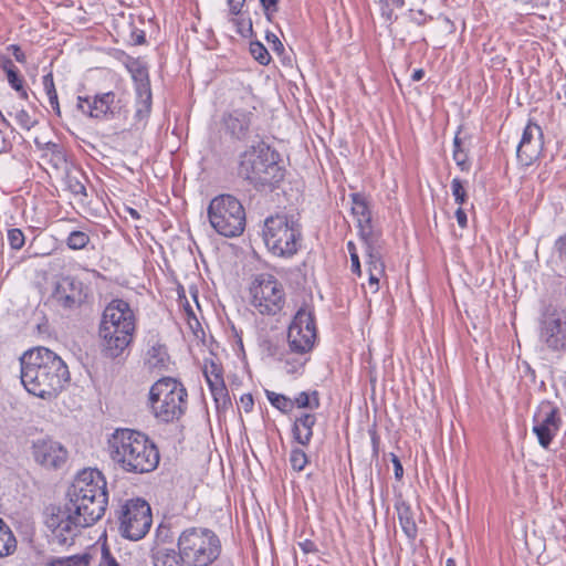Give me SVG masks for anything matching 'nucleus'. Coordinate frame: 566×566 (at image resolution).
I'll return each instance as SVG.
<instances>
[{"label": "nucleus", "mask_w": 566, "mask_h": 566, "mask_svg": "<svg viewBox=\"0 0 566 566\" xmlns=\"http://www.w3.org/2000/svg\"><path fill=\"white\" fill-rule=\"evenodd\" d=\"M7 238L9 244L14 250H20L25 242V238L23 232L18 228H12L8 230Z\"/></svg>", "instance_id": "79ce46f5"}, {"label": "nucleus", "mask_w": 566, "mask_h": 566, "mask_svg": "<svg viewBox=\"0 0 566 566\" xmlns=\"http://www.w3.org/2000/svg\"><path fill=\"white\" fill-rule=\"evenodd\" d=\"M42 84H43L44 92L48 96L50 106L52 107L53 112L60 116L61 109H60L57 93H56L54 81H53V74L48 73L46 75H44L42 77Z\"/></svg>", "instance_id": "c756f323"}, {"label": "nucleus", "mask_w": 566, "mask_h": 566, "mask_svg": "<svg viewBox=\"0 0 566 566\" xmlns=\"http://www.w3.org/2000/svg\"><path fill=\"white\" fill-rule=\"evenodd\" d=\"M67 188L75 196H86V188L75 176L67 177Z\"/></svg>", "instance_id": "a18cd8bd"}, {"label": "nucleus", "mask_w": 566, "mask_h": 566, "mask_svg": "<svg viewBox=\"0 0 566 566\" xmlns=\"http://www.w3.org/2000/svg\"><path fill=\"white\" fill-rule=\"evenodd\" d=\"M11 50L13 53L14 59L20 62L24 63L27 57L25 54L22 52V50L18 45H11Z\"/></svg>", "instance_id": "13d9d810"}, {"label": "nucleus", "mask_w": 566, "mask_h": 566, "mask_svg": "<svg viewBox=\"0 0 566 566\" xmlns=\"http://www.w3.org/2000/svg\"><path fill=\"white\" fill-rule=\"evenodd\" d=\"M129 211H130L132 217H134V218H139V214L137 213V211H136V210H134V209H129Z\"/></svg>", "instance_id": "774afa93"}, {"label": "nucleus", "mask_w": 566, "mask_h": 566, "mask_svg": "<svg viewBox=\"0 0 566 566\" xmlns=\"http://www.w3.org/2000/svg\"><path fill=\"white\" fill-rule=\"evenodd\" d=\"M15 119L19 125L27 130H30L36 124V120H34L25 109L18 111Z\"/></svg>", "instance_id": "c03bdc74"}, {"label": "nucleus", "mask_w": 566, "mask_h": 566, "mask_svg": "<svg viewBox=\"0 0 566 566\" xmlns=\"http://www.w3.org/2000/svg\"><path fill=\"white\" fill-rule=\"evenodd\" d=\"M63 507H53L45 524L52 545L70 546L82 528L97 522L105 513L108 496L106 481L98 470L81 471L69 486Z\"/></svg>", "instance_id": "f257e3e1"}, {"label": "nucleus", "mask_w": 566, "mask_h": 566, "mask_svg": "<svg viewBox=\"0 0 566 566\" xmlns=\"http://www.w3.org/2000/svg\"><path fill=\"white\" fill-rule=\"evenodd\" d=\"M304 363H298L297 366H293V368L289 369L287 371L289 373H294L296 371L298 368H301L303 366Z\"/></svg>", "instance_id": "69168bd1"}, {"label": "nucleus", "mask_w": 566, "mask_h": 566, "mask_svg": "<svg viewBox=\"0 0 566 566\" xmlns=\"http://www.w3.org/2000/svg\"><path fill=\"white\" fill-rule=\"evenodd\" d=\"M543 133L535 123H528L524 128L522 138L516 148V157L523 166H531L542 151Z\"/></svg>", "instance_id": "f3484780"}, {"label": "nucleus", "mask_w": 566, "mask_h": 566, "mask_svg": "<svg viewBox=\"0 0 566 566\" xmlns=\"http://www.w3.org/2000/svg\"><path fill=\"white\" fill-rule=\"evenodd\" d=\"M533 432L538 443L547 449L560 427L557 408L549 402L542 403L533 417Z\"/></svg>", "instance_id": "4468645a"}, {"label": "nucleus", "mask_w": 566, "mask_h": 566, "mask_svg": "<svg viewBox=\"0 0 566 566\" xmlns=\"http://www.w3.org/2000/svg\"><path fill=\"white\" fill-rule=\"evenodd\" d=\"M541 342L549 349H566V319L559 314H546L541 323Z\"/></svg>", "instance_id": "a211bd4d"}, {"label": "nucleus", "mask_w": 566, "mask_h": 566, "mask_svg": "<svg viewBox=\"0 0 566 566\" xmlns=\"http://www.w3.org/2000/svg\"><path fill=\"white\" fill-rule=\"evenodd\" d=\"M347 250H348L350 255H352V253H357L356 245L352 241L347 242Z\"/></svg>", "instance_id": "e2e57ef3"}, {"label": "nucleus", "mask_w": 566, "mask_h": 566, "mask_svg": "<svg viewBox=\"0 0 566 566\" xmlns=\"http://www.w3.org/2000/svg\"><path fill=\"white\" fill-rule=\"evenodd\" d=\"M292 400L294 401V407L296 406L302 409L315 410L321 406L319 395L316 390L301 391Z\"/></svg>", "instance_id": "bb28decb"}, {"label": "nucleus", "mask_w": 566, "mask_h": 566, "mask_svg": "<svg viewBox=\"0 0 566 566\" xmlns=\"http://www.w3.org/2000/svg\"><path fill=\"white\" fill-rule=\"evenodd\" d=\"M203 373L208 385L224 382L221 375V369L214 363H211L210 366H206Z\"/></svg>", "instance_id": "37998d69"}, {"label": "nucleus", "mask_w": 566, "mask_h": 566, "mask_svg": "<svg viewBox=\"0 0 566 566\" xmlns=\"http://www.w3.org/2000/svg\"><path fill=\"white\" fill-rule=\"evenodd\" d=\"M385 2L387 6H391L395 8H402L405 6V0H380Z\"/></svg>", "instance_id": "052dcab7"}, {"label": "nucleus", "mask_w": 566, "mask_h": 566, "mask_svg": "<svg viewBox=\"0 0 566 566\" xmlns=\"http://www.w3.org/2000/svg\"><path fill=\"white\" fill-rule=\"evenodd\" d=\"M169 361L166 346L153 337L146 353L145 363L150 369H163Z\"/></svg>", "instance_id": "4be33fe9"}, {"label": "nucleus", "mask_w": 566, "mask_h": 566, "mask_svg": "<svg viewBox=\"0 0 566 566\" xmlns=\"http://www.w3.org/2000/svg\"><path fill=\"white\" fill-rule=\"evenodd\" d=\"M251 55L262 65H268L271 61V55L266 48L260 42H251L250 44Z\"/></svg>", "instance_id": "e433bc0d"}, {"label": "nucleus", "mask_w": 566, "mask_h": 566, "mask_svg": "<svg viewBox=\"0 0 566 566\" xmlns=\"http://www.w3.org/2000/svg\"><path fill=\"white\" fill-rule=\"evenodd\" d=\"M209 388L218 409H224L230 405V397L224 382L209 385Z\"/></svg>", "instance_id": "72a5a7b5"}, {"label": "nucleus", "mask_w": 566, "mask_h": 566, "mask_svg": "<svg viewBox=\"0 0 566 566\" xmlns=\"http://www.w3.org/2000/svg\"><path fill=\"white\" fill-rule=\"evenodd\" d=\"M251 304L262 315H275L282 311L285 293L282 284L273 275L262 273L253 280Z\"/></svg>", "instance_id": "9b49d317"}, {"label": "nucleus", "mask_w": 566, "mask_h": 566, "mask_svg": "<svg viewBox=\"0 0 566 566\" xmlns=\"http://www.w3.org/2000/svg\"><path fill=\"white\" fill-rule=\"evenodd\" d=\"M350 198L352 212L356 218L360 238H370V235L377 234L371 227V213L365 197L360 193H353Z\"/></svg>", "instance_id": "aec40b11"}, {"label": "nucleus", "mask_w": 566, "mask_h": 566, "mask_svg": "<svg viewBox=\"0 0 566 566\" xmlns=\"http://www.w3.org/2000/svg\"><path fill=\"white\" fill-rule=\"evenodd\" d=\"M266 40H268V42H272L273 43L274 49H279V48L282 49L283 48V45H282L281 41L279 40V38L275 34H273V33H268L266 34Z\"/></svg>", "instance_id": "bf43d9fd"}, {"label": "nucleus", "mask_w": 566, "mask_h": 566, "mask_svg": "<svg viewBox=\"0 0 566 566\" xmlns=\"http://www.w3.org/2000/svg\"><path fill=\"white\" fill-rule=\"evenodd\" d=\"M212 566H232L230 562H226V560H222V562H219Z\"/></svg>", "instance_id": "0e129e2a"}, {"label": "nucleus", "mask_w": 566, "mask_h": 566, "mask_svg": "<svg viewBox=\"0 0 566 566\" xmlns=\"http://www.w3.org/2000/svg\"><path fill=\"white\" fill-rule=\"evenodd\" d=\"M240 403L245 412H250L254 405L252 395L245 394V395L241 396Z\"/></svg>", "instance_id": "603ef678"}, {"label": "nucleus", "mask_w": 566, "mask_h": 566, "mask_svg": "<svg viewBox=\"0 0 566 566\" xmlns=\"http://www.w3.org/2000/svg\"><path fill=\"white\" fill-rule=\"evenodd\" d=\"M2 67L7 74V80L10 86L19 93L21 98L28 99L29 95L24 88V78L20 74L18 67L9 59L3 62Z\"/></svg>", "instance_id": "393cba45"}, {"label": "nucleus", "mask_w": 566, "mask_h": 566, "mask_svg": "<svg viewBox=\"0 0 566 566\" xmlns=\"http://www.w3.org/2000/svg\"><path fill=\"white\" fill-rule=\"evenodd\" d=\"M21 382L32 395L51 399L70 380V371L63 359L45 347L28 350L20 359Z\"/></svg>", "instance_id": "f03ea898"}, {"label": "nucleus", "mask_w": 566, "mask_h": 566, "mask_svg": "<svg viewBox=\"0 0 566 566\" xmlns=\"http://www.w3.org/2000/svg\"><path fill=\"white\" fill-rule=\"evenodd\" d=\"M208 219L216 232L226 238L238 237L245 228L244 208L231 195H220L210 201Z\"/></svg>", "instance_id": "1a4fd4ad"}, {"label": "nucleus", "mask_w": 566, "mask_h": 566, "mask_svg": "<svg viewBox=\"0 0 566 566\" xmlns=\"http://www.w3.org/2000/svg\"><path fill=\"white\" fill-rule=\"evenodd\" d=\"M90 242V237L83 231H73L70 233L66 243L70 249H84Z\"/></svg>", "instance_id": "4c0bfd02"}, {"label": "nucleus", "mask_w": 566, "mask_h": 566, "mask_svg": "<svg viewBox=\"0 0 566 566\" xmlns=\"http://www.w3.org/2000/svg\"><path fill=\"white\" fill-rule=\"evenodd\" d=\"M17 547L15 538L6 525L4 522L0 523V557L10 555Z\"/></svg>", "instance_id": "c85d7f7f"}, {"label": "nucleus", "mask_w": 566, "mask_h": 566, "mask_svg": "<svg viewBox=\"0 0 566 566\" xmlns=\"http://www.w3.org/2000/svg\"><path fill=\"white\" fill-rule=\"evenodd\" d=\"M107 443L111 459L125 472L148 473L159 463L156 446L139 431L116 429Z\"/></svg>", "instance_id": "7ed1b4c3"}, {"label": "nucleus", "mask_w": 566, "mask_h": 566, "mask_svg": "<svg viewBox=\"0 0 566 566\" xmlns=\"http://www.w3.org/2000/svg\"><path fill=\"white\" fill-rule=\"evenodd\" d=\"M350 261H352V271L354 273L360 275L361 271H360V262H359L358 254L352 253Z\"/></svg>", "instance_id": "4d7b16f0"}, {"label": "nucleus", "mask_w": 566, "mask_h": 566, "mask_svg": "<svg viewBox=\"0 0 566 566\" xmlns=\"http://www.w3.org/2000/svg\"><path fill=\"white\" fill-rule=\"evenodd\" d=\"M300 547L305 554L317 552L315 543L310 539H305L304 542L300 543Z\"/></svg>", "instance_id": "5fc2aeb1"}, {"label": "nucleus", "mask_w": 566, "mask_h": 566, "mask_svg": "<svg viewBox=\"0 0 566 566\" xmlns=\"http://www.w3.org/2000/svg\"><path fill=\"white\" fill-rule=\"evenodd\" d=\"M391 461L394 464L395 476H396V479L400 480L403 475V469H402L401 462L398 459V457L394 453H391Z\"/></svg>", "instance_id": "864d4df0"}, {"label": "nucleus", "mask_w": 566, "mask_h": 566, "mask_svg": "<svg viewBox=\"0 0 566 566\" xmlns=\"http://www.w3.org/2000/svg\"><path fill=\"white\" fill-rule=\"evenodd\" d=\"M398 518L403 533L409 538H415L417 535V526L412 518L409 506L401 505L397 507Z\"/></svg>", "instance_id": "cd10ccee"}, {"label": "nucleus", "mask_w": 566, "mask_h": 566, "mask_svg": "<svg viewBox=\"0 0 566 566\" xmlns=\"http://www.w3.org/2000/svg\"><path fill=\"white\" fill-rule=\"evenodd\" d=\"M451 190H452V195L454 197V201L459 206H462L463 203H465L467 198H468L467 191L463 186V182L459 178H454L451 181Z\"/></svg>", "instance_id": "a19ab883"}, {"label": "nucleus", "mask_w": 566, "mask_h": 566, "mask_svg": "<svg viewBox=\"0 0 566 566\" xmlns=\"http://www.w3.org/2000/svg\"><path fill=\"white\" fill-rule=\"evenodd\" d=\"M423 76H424L423 70L418 69V70L413 71L411 78H412V81L418 82V81H421L423 78Z\"/></svg>", "instance_id": "680f3d73"}, {"label": "nucleus", "mask_w": 566, "mask_h": 566, "mask_svg": "<svg viewBox=\"0 0 566 566\" xmlns=\"http://www.w3.org/2000/svg\"><path fill=\"white\" fill-rule=\"evenodd\" d=\"M453 159L461 170L464 171L469 169L468 156L461 148V142L458 136H455L453 140Z\"/></svg>", "instance_id": "ea45409f"}, {"label": "nucleus", "mask_w": 566, "mask_h": 566, "mask_svg": "<svg viewBox=\"0 0 566 566\" xmlns=\"http://www.w3.org/2000/svg\"><path fill=\"white\" fill-rule=\"evenodd\" d=\"M266 397L271 405L283 413H290L294 408V401L284 395L266 390Z\"/></svg>", "instance_id": "473e14b6"}, {"label": "nucleus", "mask_w": 566, "mask_h": 566, "mask_svg": "<svg viewBox=\"0 0 566 566\" xmlns=\"http://www.w3.org/2000/svg\"><path fill=\"white\" fill-rule=\"evenodd\" d=\"M92 556L90 554L73 555L69 557H51L48 559V566H88Z\"/></svg>", "instance_id": "a878e982"}, {"label": "nucleus", "mask_w": 566, "mask_h": 566, "mask_svg": "<svg viewBox=\"0 0 566 566\" xmlns=\"http://www.w3.org/2000/svg\"><path fill=\"white\" fill-rule=\"evenodd\" d=\"M51 298L62 308H77L85 298L83 284L81 281L71 276L61 277L54 286Z\"/></svg>", "instance_id": "dca6fc26"}, {"label": "nucleus", "mask_w": 566, "mask_h": 566, "mask_svg": "<svg viewBox=\"0 0 566 566\" xmlns=\"http://www.w3.org/2000/svg\"><path fill=\"white\" fill-rule=\"evenodd\" d=\"M34 143L40 149H43L46 153H50L52 155V157H53L52 160L55 161V165L65 160L64 154L57 144H55L53 142H48L45 144H41L38 138H35Z\"/></svg>", "instance_id": "58836bf2"}, {"label": "nucleus", "mask_w": 566, "mask_h": 566, "mask_svg": "<svg viewBox=\"0 0 566 566\" xmlns=\"http://www.w3.org/2000/svg\"><path fill=\"white\" fill-rule=\"evenodd\" d=\"M151 109V91H146L145 93H137V102H136V113L135 117L137 120H144L148 117Z\"/></svg>", "instance_id": "2f4dec72"}, {"label": "nucleus", "mask_w": 566, "mask_h": 566, "mask_svg": "<svg viewBox=\"0 0 566 566\" xmlns=\"http://www.w3.org/2000/svg\"><path fill=\"white\" fill-rule=\"evenodd\" d=\"M136 329V318L130 305L124 300H113L104 310L98 335L103 354L119 357L129 346Z\"/></svg>", "instance_id": "20e7f679"}, {"label": "nucleus", "mask_w": 566, "mask_h": 566, "mask_svg": "<svg viewBox=\"0 0 566 566\" xmlns=\"http://www.w3.org/2000/svg\"><path fill=\"white\" fill-rule=\"evenodd\" d=\"M316 339L314 316L307 308L301 307L287 331L289 347L292 353L306 354L312 350Z\"/></svg>", "instance_id": "f8f14e48"}, {"label": "nucleus", "mask_w": 566, "mask_h": 566, "mask_svg": "<svg viewBox=\"0 0 566 566\" xmlns=\"http://www.w3.org/2000/svg\"><path fill=\"white\" fill-rule=\"evenodd\" d=\"M252 117L253 112L251 109L235 107L223 114L221 126L232 138L243 140L250 130Z\"/></svg>", "instance_id": "6ab92c4d"}, {"label": "nucleus", "mask_w": 566, "mask_h": 566, "mask_svg": "<svg viewBox=\"0 0 566 566\" xmlns=\"http://www.w3.org/2000/svg\"><path fill=\"white\" fill-rule=\"evenodd\" d=\"M187 566H210L221 554V542L210 528L192 526L184 530L177 541Z\"/></svg>", "instance_id": "0eeeda50"}, {"label": "nucleus", "mask_w": 566, "mask_h": 566, "mask_svg": "<svg viewBox=\"0 0 566 566\" xmlns=\"http://www.w3.org/2000/svg\"><path fill=\"white\" fill-rule=\"evenodd\" d=\"M316 417L313 413H302L294 421L292 433L295 441L302 446H308L313 437V427Z\"/></svg>", "instance_id": "412c9836"}, {"label": "nucleus", "mask_w": 566, "mask_h": 566, "mask_svg": "<svg viewBox=\"0 0 566 566\" xmlns=\"http://www.w3.org/2000/svg\"><path fill=\"white\" fill-rule=\"evenodd\" d=\"M122 99L114 92L96 94L93 98L77 97V108L96 119H108L119 114Z\"/></svg>", "instance_id": "ddd939ff"}, {"label": "nucleus", "mask_w": 566, "mask_h": 566, "mask_svg": "<svg viewBox=\"0 0 566 566\" xmlns=\"http://www.w3.org/2000/svg\"><path fill=\"white\" fill-rule=\"evenodd\" d=\"M446 566H457V565H455V562H454L453 558H448L447 563H446Z\"/></svg>", "instance_id": "338daca9"}, {"label": "nucleus", "mask_w": 566, "mask_h": 566, "mask_svg": "<svg viewBox=\"0 0 566 566\" xmlns=\"http://www.w3.org/2000/svg\"><path fill=\"white\" fill-rule=\"evenodd\" d=\"M187 397V390L179 380L164 377L150 387L148 401L151 413L165 423L179 420L186 412Z\"/></svg>", "instance_id": "6e6552de"}, {"label": "nucleus", "mask_w": 566, "mask_h": 566, "mask_svg": "<svg viewBox=\"0 0 566 566\" xmlns=\"http://www.w3.org/2000/svg\"><path fill=\"white\" fill-rule=\"evenodd\" d=\"M261 6L264 10V13L268 18V20H271V17L274 12H277L279 7V0H260Z\"/></svg>", "instance_id": "de8ad7c7"}, {"label": "nucleus", "mask_w": 566, "mask_h": 566, "mask_svg": "<svg viewBox=\"0 0 566 566\" xmlns=\"http://www.w3.org/2000/svg\"><path fill=\"white\" fill-rule=\"evenodd\" d=\"M369 272V279L368 284L370 290L376 293L379 290V279L384 275L385 271L384 268H371V271Z\"/></svg>", "instance_id": "49530a36"}, {"label": "nucleus", "mask_w": 566, "mask_h": 566, "mask_svg": "<svg viewBox=\"0 0 566 566\" xmlns=\"http://www.w3.org/2000/svg\"><path fill=\"white\" fill-rule=\"evenodd\" d=\"M555 250L560 259L566 260V234L556 240Z\"/></svg>", "instance_id": "8fccbe9b"}, {"label": "nucleus", "mask_w": 566, "mask_h": 566, "mask_svg": "<svg viewBox=\"0 0 566 566\" xmlns=\"http://www.w3.org/2000/svg\"><path fill=\"white\" fill-rule=\"evenodd\" d=\"M455 218H457L458 224L461 228L467 227V223H468L467 213L464 212V210L461 207L458 208V210L455 211Z\"/></svg>", "instance_id": "6e6d98bb"}, {"label": "nucleus", "mask_w": 566, "mask_h": 566, "mask_svg": "<svg viewBox=\"0 0 566 566\" xmlns=\"http://www.w3.org/2000/svg\"><path fill=\"white\" fill-rule=\"evenodd\" d=\"M306 453L300 448H293L290 453V463L294 471L301 472L307 464Z\"/></svg>", "instance_id": "c9c22d12"}, {"label": "nucleus", "mask_w": 566, "mask_h": 566, "mask_svg": "<svg viewBox=\"0 0 566 566\" xmlns=\"http://www.w3.org/2000/svg\"><path fill=\"white\" fill-rule=\"evenodd\" d=\"M118 531L130 541H139L149 532L153 523L149 504L143 499L127 500L118 510Z\"/></svg>", "instance_id": "9d476101"}, {"label": "nucleus", "mask_w": 566, "mask_h": 566, "mask_svg": "<svg viewBox=\"0 0 566 566\" xmlns=\"http://www.w3.org/2000/svg\"><path fill=\"white\" fill-rule=\"evenodd\" d=\"M32 455L43 468L60 469L67 460V450L59 441L40 438L32 442Z\"/></svg>", "instance_id": "2eb2a0df"}, {"label": "nucleus", "mask_w": 566, "mask_h": 566, "mask_svg": "<svg viewBox=\"0 0 566 566\" xmlns=\"http://www.w3.org/2000/svg\"><path fill=\"white\" fill-rule=\"evenodd\" d=\"M230 22L235 28L237 33L240 34L241 36L249 38L252 35V33H253L252 21L249 17L243 18V17L234 15L233 18L230 19Z\"/></svg>", "instance_id": "f704fd0d"}, {"label": "nucleus", "mask_w": 566, "mask_h": 566, "mask_svg": "<svg viewBox=\"0 0 566 566\" xmlns=\"http://www.w3.org/2000/svg\"><path fill=\"white\" fill-rule=\"evenodd\" d=\"M129 71L136 85V93L151 91L148 72L145 66L137 64L136 66L130 67Z\"/></svg>", "instance_id": "7c9ffc66"}, {"label": "nucleus", "mask_w": 566, "mask_h": 566, "mask_svg": "<svg viewBox=\"0 0 566 566\" xmlns=\"http://www.w3.org/2000/svg\"><path fill=\"white\" fill-rule=\"evenodd\" d=\"M151 557L154 566H187L179 549L157 547Z\"/></svg>", "instance_id": "5701e85b"}, {"label": "nucleus", "mask_w": 566, "mask_h": 566, "mask_svg": "<svg viewBox=\"0 0 566 566\" xmlns=\"http://www.w3.org/2000/svg\"><path fill=\"white\" fill-rule=\"evenodd\" d=\"M244 2H245V0H228L230 13L232 15H239Z\"/></svg>", "instance_id": "3c124183"}, {"label": "nucleus", "mask_w": 566, "mask_h": 566, "mask_svg": "<svg viewBox=\"0 0 566 566\" xmlns=\"http://www.w3.org/2000/svg\"><path fill=\"white\" fill-rule=\"evenodd\" d=\"M366 245V252L368 256V271H371V268H384L385 264L382 262L381 254V244L379 234L370 235V238L361 239Z\"/></svg>", "instance_id": "b1692460"}, {"label": "nucleus", "mask_w": 566, "mask_h": 566, "mask_svg": "<svg viewBox=\"0 0 566 566\" xmlns=\"http://www.w3.org/2000/svg\"><path fill=\"white\" fill-rule=\"evenodd\" d=\"M99 566H119L117 560L112 556L108 548L103 547Z\"/></svg>", "instance_id": "09e8293b"}, {"label": "nucleus", "mask_w": 566, "mask_h": 566, "mask_svg": "<svg viewBox=\"0 0 566 566\" xmlns=\"http://www.w3.org/2000/svg\"><path fill=\"white\" fill-rule=\"evenodd\" d=\"M280 155L263 142L252 145L240 155L238 175L255 189L273 188L284 178Z\"/></svg>", "instance_id": "39448f33"}, {"label": "nucleus", "mask_w": 566, "mask_h": 566, "mask_svg": "<svg viewBox=\"0 0 566 566\" xmlns=\"http://www.w3.org/2000/svg\"><path fill=\"white\" fill-rule=\"evenodd\" d=\"M263 239L268 249L277 256L294 255L302 242L300 218L294 213H277L264 221Z\"/></svg>", "instance_id": "423d86ee"}]
</instances>
